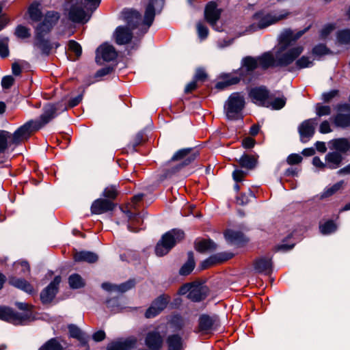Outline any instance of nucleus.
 I'll use <instances>...</instances> for the list:
<instances>
[{"mask_svg":"<svg viewBox=\"0 0 350 350\" xmlns=\"http://www.w3.org/2000/svg\"><path fill=\"white\" fill-rule=\"evenodd\" d=\"M59 14L55 11H49L44 15V20L35 29L34 45L40 49L42 53L48 55L52 49L50 41L45 36L51 32L59 19Z\"/></svg>","mask_w":350,"mask_h":350,"instance_id":"nucleus-2","label":"nucleus"},{"mask_svg":"<svg viewBox=\"0 0 350 350\" xmlns=\"http://www.w3.org/2000/svg\"><path fill=\"white\" fill-rule=\"evenodd\" d=\"M68 284L71 288L78 289L85 286V281L78 273H73L68 278Z\"/></svg>","mask_w":350,"mask_h":350,"instance_id":"nucleus-42","label":"nucleus"},{"mask_svg":"<svg viewBox=\"0 0 350 350\" xmlns=\"http://www.w3.org/2000/svg\"><path fill=\"white\" fill-rule=\"evenodd\" d=\"M29 317V315L20 314L9 307L0 306V320L19 325Z\"/></svg>","mask_w":350,"mask_h":350,"instance_id":"nucleus-11","label":"nucleus"},{"mask_svg":"<svg viewBox=\"0 0 350 350\" xmlns=\"http://www.w3.org/2000/svg\"><path fill=\"white\" fill-rule=\"evenodd\" d=\"M15 34L18 38L23 39L27 38L31 36L29 29L23 25L17 26L16 28Z\"/></svg>","mask_w":350,"mask_h":350,"instance_id":"nucleus-54","label":"nucleus"},{"mask_svg":"<svg viewBox=\"0 0 350 350\" xmlns=\"http://www.w3.org/2000/svg\"><path fill=\"white\" fill-rule=\"evenodd\" d=\"M154 16L155 11L154 8V0H150L146 8L144 14V19L143 23L144 25H147V28L146 29L144 33L147 31V29L152 24L154 19Z\"/></svg>","mask_w":350,"mask_h":350,"instance_id":"nucleus-37","label":"nucleus"},{"mask_svg":"<svg viewBox=\"0 0 350 350\" xmlns=\"http://www.w3.org/2000/svg\"><path fill=\"white\" fill-rule=\"evenodd\" d=\"M303 51V46H297L285 53L278 51L275 55L271 51L265 52L257 57L259 67L262 70H267L269 68L287 66L293 62Z\"/></svg>","mask_w":350,"mask_h":350,"instance_id":"nucleus-1","label":"nucleus"},{"mask_svg":"<svg viewBox=\"0 0 350 350\" xmlns=\"http://www.w3.org/2000/svg\"><path fill=\"white\" fill-rule=\"evenodd\" d=\"M310 27H306L302 30H299L295 33L291 29H284L279 37L280 47L279 51L282 53L293 42H295L299 38H301L308 29Z\"/></svg>","mask_w":350,"mask_h":350,"instance_id":"nucleus-9","label":"nucleus"},{"mask_svg":"<svg viewBox=\"0 0 350 350\" xmlns=\"http://www.w3.org/2000/svg\"><path fill=\"white\" fill-rule=\"evenodd\" d=\"M239 81V77L228 75L226 76V78L223 81H219L216 83L215 88L217 90H222L232 85L238 83Z\"/></svg>","mask_w":350,"mask_h":350,"instance_id":"nucleus-39","label":"nucleus"},{"mask_svg":"<svg viewBox=\"0 0 350 350\" xmlns=\"http://www.w3.org/2000/svg\"><path fill=\"white\" fill-rule=\"evenodd\" d=\"M328 51L329 49L323 44H319L315 46L312 49L313 54L319 56L327 54Z\"/></svg>","mask_w":350,"mask_h":350,"instance_id":"nucleus-60","label":"nucleus"},{"mask_svg":"<svg viewBox=\"0 0 350 350\" xmlns=\"http://www.w3.org/2000/svg\"><path fill=\"white\" fill-rule=\"evenodd\" d=\"M185 233L179 229H172L165 233L155 247V253L159 256L167 254L177 243L184 239Z\"/></svg>","mask_w":350,"mask_h":350,"instance_id":"nucleus-3","label":"nucleus"},{"mask_svg":"<svg viewBox=\"0 0 350 350\" xmlns=\"http://www.w3.org/2000/svg\"><path fill=\"white\" fill-rule=\"evenodd\" d=\"M336 39L340 44H350V29H345L338 31L336 34Z\"/></svg>","mask_w":350,"mask_h":350,"instance_id":"nucleus-46","label":"nucleus"},{"mask_svg":"<svg viewBox=\"0 0 350 350\" xmlns=\"http://www.w3.org/2000/svg\"><path fill=\"white\" fill-rule=\"evenodd\" d=\"M38 131L36 129L33 123V120H31L23 125L18 127L13 133H11L10 145L18 146L25 141H27L31 135Z\"/></svg>","mask_w":350,"mask_h":350,"instance_id":"nucleus-7","label":"nucleus"},{"mask_svg":"<svg viewBox=\"0 0 350 350\" xmlns=\"http://www.w3.org/2000/svg\"><path fill=\"white\" fill-rule=\"evenodd\" d=\"M231 257H232V255L229 254H218L217 255L211 256V257L206 259L201 263V265H200L201 269H207L208 267H210L214 264L227 260L228 259L230 258Z\"/></svg>","mask_w":350,"mask_h":350,"instance_id":"nucleus-32","label":"nucleus"},{"mask_svg":"<svg viewBox=\"0 0 350 350\" xmlns=\"http://www.w3.org/2000/svg\"><path fill=\"white\" fill-rule=\"evenodd\" d=\"M271 99H273V100H269V105H267L266 107H271L273 110L282 109L286 103V98L284 96L275 98L272 96Z\"/></svg>","mask_w":350,"mask_h":350,"instance_id":"nucleus-44","label":"nucleus"},{"mask_svg":"<svg viewBox=\"0 0 350 350\" xmlns=\"http://www.w3.org/2000/svg\"><path fill=\"white\" fill-rule=\"evenodd\" d=\"M114 37L116 44L123 45L131 42L133 33L127 27L119 26L116 29Z\"/></svg>","mask_w":350,"mask_h":350,"instance_id":"nucleus-25","label":"nucleus"},{"mask_svg":"<svg viewBox=\"0 0 350 350\" xmlns=\"http://www.w3.org/2000/svg\"><path fill=\"white\" fill-rule=\"evenodd\" d=\"M119 193L118 186L116 185H109L107 187L103 192V196L107 200L112 201L115 200Z\"/></svg>","mask_w":350,"mask_h":350,"instance_id":"nucleus-45","label":"nucleus"},{"mask_svg":"<svg viewBox=\"0 0 350 350\" xmlns=\"http://www.w3.org/2000/svg\"><path fill=\"white\" fill-rule=\"evenodd\" d=\"M170 297L165 295H161L156 298L146 310L145 317L147 319L154 318L160 314L167 306Z\"/></svg>","mask_w":350,"mask_h":350,"instance_id":"nucleus-13","label":"nucleus"},{"mask_svg":"<svg viewBox=\"0 0 350 350\" xmlns=\"http://www.w3.org/2000/svg\"><path fill=\"white\" fill-rule=\"evenodd\" d=\"M245 106V98L239 92H234L228 97L224 105V111L228 120L241 118V111Z\"/></svg>","mask_w":350,"mask_h":350,"instance_id":"nucleus-5","label":"nucleus"},{"mask_svg":"<svg viewBox=\"0 0 350 350\" xmlns=\"http://www.w3.org/2000/svg\"><path fill=\"white\" fill-rule=\"evenodd\" d=\"M249 94L254 103L262 107L269 105V100L272 98V95L265 86L252 88Z\"/></svg>","mask_w":350,"mask_h":350,"instance_id":"nucleus-14","label":"nucleus"},{"mask_svg":"<svg viewBox=\"0 0 350 350\" xmlns=\"http://www.w3.org/2000/svg\"><path fill=\"white\" fill-rule=\"evenodd\" d=\"M208 294V288L206 286L198 284L193 283L190 293L188 294L187 297L193 301L198 302L204 300Z\"/></svg>","mask_w":350,"mask_h":350,"instance_id":"nucleus-24","label":"nucleus"},{"mask_svg":"<svg viewBox=\"0 0 350 350\" xmlns=\"http://www.w3.org/2000/svg\"><path fill=\"white\" fill-rule=\"evenodd\" d=\"M196 27L199 38L202 40L206 38L208 34V28L201 22L197 23Z\"/></svg>","mask_w":350,"mask_h":350,"instance_id":"nucleus-58","label":"nucleus"},{"mask_svg":"<svg viewBox=\"0 0 350 350\" xmlns=\"http://www.w3.org/2000/svg\"><path fill=\"white\" fill-rule=\"evenodd\" d=\"M61 277L59 275L55 276L53 280L40 293V300L42 304H49L53 300L58 292Z\"/></svg>","mask_w":350,"mask_h":350,"instance_id":"nucleus-16","label":"nucleus"},{"mask_svg":"<svg viewBox=\"0 0 350 350\" xmlns=\"http://www.w3.org/2000/svg\"><path fill=\"white\" fill-rule=\"evenodd\" d=\"M144 141V132L143 131H140L135 135L132 142L127 145V151H129L131 153L135 152L137 151L136 147L140 145Z\"/></svg>","mask_w":350,"mask_h":350,"instance_id":"nucleus-43","label":"nucleus"},{"mask_svg":"<svg viewBox=\"0 0 350 350\" xmlns=\"http://www.w3.org/2000/svg\"><path fill=\"white\" fill-rule=\"evenodd\" d=\"M113 70V68L112 66H105V67L97 70V72L95 74V77L98 78V77H104L105 75L110 74Z\"/></svg>","mask_w":350,"mask_h":350,"instance_id":"nucleus-62","label":"nucleus"},{"mask_svg":"<svg viewBox=\"0 0 350 350\" xmlns=\"http://www.w3.org/2000/svg\"><path fill=\"white\" fill-rule=\"evenodd\" d=\"M316 113L319 117L328 116L331 113V107L327 105L318 104L316 107Z\"/></svg>","mask_w":350,"mask_h":350,"instance_id":"nucleus-57","label":"nucleus"},{"mask_svg":"<svg viewBox=\"0 0 350 350\" xmlns=\"http://www.w3.org/2000/svg\"><path fill=\"white\" fill-rule=\"evenodd\" d=\"M170 324L176 330H180L185 327L186 322L180 315L176 314L172 316Z\"/></svg>","mask_w":350,"mask_h":350,"instance_id":"nucleus-50","label":"nucleus"},{"mask_svg":"<svg viewBox=\"0 0 350 350\" xmlns=\"http://www.w3.org/2000/svg\"><path fill=\"white\" fill-rule=\"evenodd\" d=\"M28 12H29V17L32 21H33L35 22H38V21H40V19L42 18V12L40 11V10L38 8V6L31 5L29 8Z\"/></svg>","mask_w":350,"mask_h":350,"instance_id":"nucleus-52","label":"nucleus"},{"mask_svg":"<svg viewBox=\"0 0 350 350\" xmlns=\"http://www.w3.org/2000/svg\"><path fill=\"white\" fill-rule=\"evenodd\" d=\"M135 282L134 280H129L119 285H116V291L124 293L134 287Z\"/></svg>","mask_w":350,"mask_h":350,"instance_id":"nucleus-53","label":"nucleus"},{"mask_svg":"<svg viewBox=\"0 0 350 350\" xmlns=\"http://www.w3.org/2000/svg\"><path fill=\"white\" fill-rule=\"evenodd\" d=\"M38 350H63V347L56 338H51L39 348Z\"/></svg>","mask_w":350,"mask_h":350,"instance_id":"nucleus-47","label":"nucleus"},{"mask_svg":"<svg viewBox=\"0 0 350 350\" xmlns=\"http://www.w3.org/2000/svg\"><path fill=\"white\" fill-rule=\"evenodd\" d=\"M70 337L77 339L81 344L88 349V336H87L82 330L75 325L70 324L68 326Z\"/></svg>","mask_w":350,"mask_h":350,"instance_id":"nucleus-30","label":"nucleus"},{"mask_svg":"<svg viewBox=\"0 0 350 350\" xmlns=\"http://www.w3.org/2000/svg\"><path fill=\"white\" fill-rule=\"evenodd\" d=\"M317 124L318 118H314L306 120L299 124L298 132L302 143H306L313 137Z\"/></svg>","mask_w":350,"mask_h":350,"instance_id":"nucleus-10","label":"nucleus"},{"mask_svg":"<svg viewBox=\"0 0 350 350\" xmlns=\"http://www.w3.org/2000/svg\"><path fill=\"white\" fill-rule=\"evenodd\" d=\"M14 78L11 75H7L3 77L1 80V85L4 89H9L13 85Z\"/></svg>","mask_w":350,"mask_h":350,"instance_id":"nucleus-61","label":"nucleus"},{"mask_svg":"<svg viewBox=\"0 0 350 350\" xmlns=\"http://www.w3.org/2000/svg\"><path fill=\"white\" fill-rule=\"evenodd\" d=\"M207 78V75L206 72L202 68H198L196 70L194 80L196 81H204Z\"/></svg>","mask_w":350,"mask_h":350,"instance_id":"nucleus-64","label":"nucleus"},{"mask_svg":"<svg viewBox=\"0 0 350 350\" xmlns=\"http://www.w3.org/2000/svg\"><path fill=\"white\" fill-rule=\"evenodd\" d=\"M74 259L76 262H87L88 263H94L98 259V256L96 254L89 251H81L77 252L74 256Z\"/></svg>","mask_w":350,"mask_h":350,"instance_id":"nucleus-34","label":"nucleus"},{"mask_svg":"<svg viewBox=\"0 0 350 350\" xmlns=\"http://www.w3.org/2000/svg\"><path fill=\"white\" fill-rule=\"evenodd\" d=\"M290 14L289 12L284 10L280 12L260 10L253 15V19L259 22L260 29H265L282 20L286 19Z\"/></svg>","mask_w":350,"mask_h":350,"instance_id":"nucleus-6","label":"nucleus"},{"mask_svg":"<svg viewBox=\"0 0 350 350\" xmlns=\"http://www.w3.org/2000/svg\"><path fill=\"white\" fill-rule=\"evenodd\" d=\"M124 20L126 22L127 27L132 31L137 28L141 22V14L134 10L125 9L122 12Z\"/></svg>","mask_w":350,"mask_h":350,"instance_id":"nucleus-22","label":"nucleus"},{"mask_svg":"<svg viewBox=\"0 0 350 350\" xmlns=\"http://www.w3.org/2000/svg\"><path fill=\"white\" fill-rule=\"evenodd\" d=\"M8 283L15 288H17L29 295L35 293L33 286L26 280L18 278L15 276H10L8 278Z\"/></svg>","mask_w":350,"mask_h":350,"instance_id":"nucleus-28","label":"nucleus"},{"mask_svg":"<svg viewBox=\"0 0 350 350\" xmlns=\"http://www.w3.org/2000/svg\"><path fill=\"white\" fill-rule=\"evenodd\" d=\"M241 66L246 71L253 72L259 66L257 57L247 56L244 57L241 61Z\"/></svg>","mask_w":350,"mask_h":350,"instance_id":"nucleus-41","label":"nucleus"},{"mask_svg":"<svg viewBox=\"0 0 350 350\" xmlns=\"http://www.w3.org/2000/svg\"><path fill=\"white\" fill-rule=\"evenodd\" d=\"M137 339L135 336L120 338L109 343L107 350H132L136 346Z\"/></svg>","mask_w":350,"mask_h":350,"instance_id":"nucleus-19","label":"nucleus"},{"mask_svg":"<svg viewBox=\"0 0 350 350\" xmlns=\"http://www.w3.org/2000/svg\"><path fill=\"white\" fill-rule=\"evenodd\" d=\"M320 232L323 234H329L334 232L337 229L336 224L332 220H328L319 226Z\"/></svg>","mask_w":350,"mask_h":350,"instance_id":"nucleus-48","label":"nucleus"},{"mask_svg":"<svg viewBox=\"0 0 350 350\" xmlns=\"http://www.w3.org/2000/svg\"><path fill=\"white\" fill-rule=\"evenodd\" d=\"M296 65L299 68H304L312 66L313 62L310 60L308 57L302 56L296 61Z\"/></svg>","mask_w":350,"mask_h":350,"instance_id":"nucleus-55","label":"nucleus"},{"mask_svg":"<svg viewBox=\"0 0 350 350\" xmlns=\"http://www.w3.org/2000/svg\"><path fill=\"white\" fill-rule=\"evenodd\" d=\"M118 56L116 49L111 44L105 43L100 45L96 50V62L100 64V60L111 62L116 59Z\"/></svg>","mask_w":350,"mask_h":350,"instance_id":"nucleus-17","label":"nucleus"},{"mask_svg":"<svg viewBox=\"0 0 350 350\" xmlns=\"http://www.w3.org/2000/svg\"><path fill=\"white\" fill-rule=\"evenodd\" d=\"M240 166L247 170L255 168L258 163V156L243 154L237 159Z\"/></svg>","mask_w":350,"mask_h":350,"instance_id":"nucleus-33","label":"nucleus"},{"mask_svg":"<svg viewBox=\"0 0 350 350\" xmlns=\"http://www.w3.org/2000/svg\"><path fill=\"white\" fill-rule=\"evenodd\" d=\"M343 185H344L343 180H340V181L335 183L332 187L327 188L322 193L321 197L322 198H327L329 196H332L336 191L340 190L342 187Z\"/></svg>","mask_w":350,"mask_h":350,"instance_id":"nucleus-51","label":"nucleus"},{"mask_svg":"<svg viewBox=\"0 0 350 350\" xmlns=\"http://www.w3.org/2000/svg\"><path fill=\"white\" fill-rule=\"evenodd\" d=\"M64 107L60 109L59 104H48L43 107V112L38 120H33V125L38 131L54 119L58 114V111L66 110Z\"/></svg>","mask_w":350,"mask_h":350,"instance_id":"nucleus-8","label":"nucleus"},{"mask_svg":"<svg viewBox=\"0 0 350 350\" xmlns=\"http://www.w3.org/2000/svg\"><path fill=\"white\" fill-rule=\"evenodd\" d=\"M221 9L218 8L215 1H209L204 9V18L215 29H217V23L219 20Z\"/></svg>","mask_w":350,"mask_h":350,"instance_id":"nucleus-15","label":"nucleus"},{"mask_svg":"<svg viewBox=\"0 0 350 350\" xmlns=\"http://www.w3.org/2000/svg\"><path fill=\"white\" fill-rule=\"evenodd\" d=\"M254 267L256 272L268 275L272 271L271 258L269 256H262L257 258L254 262Z\"/></svg>","mask_w":350,"mask_h":350,"instance_id":"nucleus-26","label":"nucleus"},{"mask_svg":"<svg viewBox=\"0 0 350 350\" xmlns=\"http://www.w3.org/2000/svg\"><path fill=\"white\" fill-rule=\"evenodd\" d=\"M226 241L231 245L241 246L247 242V239L240 231L227 230L224 233Z\"/></svg>","mask_w":350,"mask_h":350,"instance_id":"nucleus-27","label":"nucleus"},{"mask_svg":"<svg viewBox=\"0 0 350 350\" xmlns=\"http://www.w3.org/2000/svg\"><path fill=\"white\" fill-rule=\"evenodd\" d=\"M168 350H182L183 342L182 337L177 334L169 335L166 339Z\"/></svg>","mask_w":350,"mask_h":350,"instance_id":"nucleus-35","label":"nucleus"},{"mask_svg":"<svg viewBox=\"0 0 350 350\" xmlns=\"http://www.w3.org/2000/svg\"><path fill=\"white\" fill-rule=\"evenodd\" d=\"M329 148L335 152L346 153L350 149V142L346 138H338L329 142Z\"/></svg>","mask_w":350,"mask_h":350,"instance_id":"nucleus-31","label":"nucleus"},{"mask_svg":"<svg viewBox=\"0 0 350 350\" xmlns=\"http://www.w3.org/2000/svg\"><path fill=\"white\" fill-rule=\"evenodd\" d=\"M8 43L9 38L8 37L0 36V56L2 58H5L10 55Z\"/></svg>","mask_w":350,"mask_h":350,"instance_id":"nucleus-49","label":"nucleus"},{"mask_svg":"<svg viewBox=\"0 0 350 350\" xmlns=\"http://www.w3.org/2000/svg\"><path fill=\"white\" fill-rule=\"evenodd\" d=\"M68 49L75 53L77 57L81 55L82 49L81 45L75 40H70L68 42Z\"/></svg>","mask_w":350,"mask_h":350,"instance_id":"nucleus-56","label":"nucleus"},{"mask_svg":"<svg viewBox=\"0 0 350 350\" xmlns=\"http://www.w3.org/2000/svg\"><path fill=\"white\" fill-rule=\"evenodd\" d=\"M218 325V318L216 316L202 314L199 318V329L200 332H206L215 329Z\"/></svg>","mask_w":350,"mask_h":350,"instance_id":"nucleus-23","label":"nucleus"},{"mask_svg":"<svg viewBox=\"0 0 350 350\" xmlns=\"http://www.w3.org/2000/svg\"><path fill=\"white\" fill-rule=\"evenodd\" d=\"M195 248L199 252H211L217 248V245L211 239H203L195 243Z\"/></svg>","mask_w":350,"mask_h":350,"instance_id":"nucleus-36","label":"nucleus"},{"mask_svg":"<svg viewBox=\"0 0 350 350\" xmlns=\"http://www.w3.org/2000/svg\"><path fill=\"white\" fill-rule=\"evenodd\" d=\"M343 160L342 155L338 152H329L325 157V165L327 168L330 170H335L338 168Z\"/></svg>","mask_w":350,"mask_h":350,"instance_id":"nucleus-29","label":"nucleus"},{"mask_svg":"<svg viewBox=\"0 0 350 350\" xmlns=\"http://www.w3.org/2000/svg\"><path fill=\"white\" fill-rule=\"evenodd\" d=\"M144 342L150 350H161L163 338L159 331L153 330L146 334Z\"/></svg>","mask_w":350,"mask_h":350,"instance_id":"nucleus-20","label":"nucleus"},{"mask_svg":"<svg viewBox=\"0 0 350 350\" xmlns=\"http://www.w3.org/2000/svg\"><path fill=\"white\" fill-rule=\"evenodd\" d=\"M11 133L5 130H0V154L5 153L10 146Z\"/></svg>","mask_w":350,"mask_h":350,"instance_id":"nucleus-40","label":"nucleus"},{"mask_svg":"<svg viewBox=\"0 0 350 350\" xmlns=\"http://www.w3.org/2000/svg\"><path fill=\"white\" fill-rule=\"evenodd\" d=\"M116 204L111 200L99 198L94 200L91 206V212L93 214L100 215L113 211Z\"/></svg>","mask_w":350,"mask_h":350,"instance_id":"nucleus-21","label":"nucleus"},{"mask_svg":"<svg viewBox=\"0 0 350 350\" xmlns=\"http://www.w3.org/2000/svg\"><path fill=\"white\" fill-rule=\"evenodd\" d=\"M337 114L334 118L336 126L347 128L350 126V104L338 105L336 107Z\"/></svg>","mask_w":350,"mask_h":350,"instance_id":"nucleus-12","label":"nucleus"},{"mask_svg":"<svg viewBox=\"0 0 350 350\" xmlns=\"http://www.w3.org/2000/svg\"><path fill=\"white\" fill-rule=\"evenodd\" d=\"M195 267V260L193 254L191 252L188 253L187 261L181 267L179 270V274L181 275H187L193 270Z\"/></svg>","mask_w":350,"mask_h":350,"instance_id":"nucleus-38","label":"nucleus"},{"mask_svg":"<svg viewBox=\"0 0 350 350\" xmlns=\"http://www.w3.org/2000/svg\"><path fill=\"white\" fill-rule=\"evenodd\" d=\"M250 196L253 197V193L250 190L248 193H241L239 196L237 198V203L239 205L244 206L247 204L250 201Z\"/></svg>","mask_w":350,"mask_h":350,"instance_id":"nucleus-59","label":"nucleus"},{"mask_svg":"<svg viewBox=\"0 0 350 350\" xmlns=\"http://www.w3.org/2000/svg\"><path fill=\"white\" fill-rule=\"evenodd\" d=\"M68 18L74 23H87L91 15L88 14L81 5L79 3H72L68 10Z\"/></svg>","mask_w":350,"mask_h":350,"instance_id":"nucleus-18","label":"nucleus"},{"mask_svg":"<svg viewBox=\"0 0 350 350\" xmlns=\"http://www.w3.org/2000/svg\"><path fill=\"white\" fill-rule=\"evenodd\" d=\"M302 161V157L298 154H291L286 159L289 165H295L299 163Z\"/></svg>","mask_w":350,"mask_h":350,"instance_id":"nucleus-63","label":"nucleus"},{"mask_svg":"<svg viewBox=\"0 0 350 350\" xmlns=\"http://www.w3.org/2000/svg\"><path fill=\"white\" fill-rule=\"evenodd\" d=\"M198 155V152L195 151L192 148L178 150L174 153L170 161H176L181 160H183V161L172 167L171 169L167 170L165 174V177H170L172 174L179 172L185 166L189 165L196 159Z\"/></svg>","mask_w":350,"mask_h":350,"instance_id":"nucleus-4","label":"nucleus"}]
</instances>
